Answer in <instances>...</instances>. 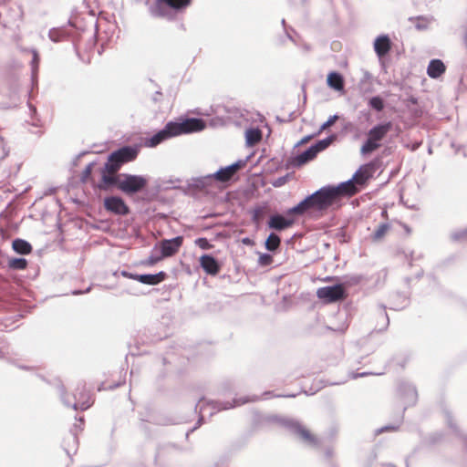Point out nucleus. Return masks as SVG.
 <instances>
[{
	"mask_svg": "<svg viewBox=\"0 0 467 467\" xmlns=\"http://www.w3.org/2000/svg\"><path fill=\"white\" fill-rule=\"evenodd\" d=\"M336 203L333 194L328 186L323 187L313 194L307 196L297 205L290 208L287 215H302L304 213L323 214L329 207Z\"/></svg>",
	"mask_w": 467,
	"mask_h": 467,
	"instance_id": "f257e3e1",
	"label": "nucleus"
},
{
	"mask_svg": "<svg viewBox=\"0 0 467 467\" xmlns=\"http://www.w3.org/2000/svg\"><path fill=\"white\" fill-rule=\"evenodd\" d=\"M392 129V123L387 121L373 126L367 134V140L360 147L362 155L370 154L382 146V141Z\"/></svg>",
	"mask_w": 467,
	"mask_h": 467,
	"instance_id": "f03ea898",
	"label": "nucleus"
},
{
	"mask_svg": "<svg viewBox=\"0 0 467 467\" xmlns=\"http://www.w3.org/2000/svg\"><path fill=\"white\" fill-rule=\"evenodd\" d=\"M139 153L136 147L125 146L113 151L108 158L107 169L111 172H118L120 167L127 162L134 161Z\"/></svg>",
	"mask_w": 467,
	"mask_h": 467,
	"instance_id": "7ed1b4c3",
	"label": "nucleus"
},
{
	"mask_svg": "<svg viewBox=\"0 0 467 467\" xmlns=\"http://www.w3.org/2000/svg\"><path fill=\"white\" fill-rule=\"evenodd\" d=\"M192 0H156L152 6V14L159 17L169 16L168 8L175 11H183L189 7Z\"/></svg>",
	"mask_w": 467,
	"mask_h": 467,
	"instance_id": "20e7f679",
	"label": "nucleus"
},
{
	"mask_svg": "<svg viewBox=\"0 0 467 467\" xmlns=\"http://www.w3.org/2000/svg\"><path fill=\"white\" fill-rule=\"evenodd\" d=\"M318 299L326 304H331L337 301L345 300L348 296L346 287L342 284L333 286H324L317 290Z\"/></svg>",
	"mask_w": 467,
	"mask_h": 467,
	"instance_id": "39448f33",
	"label": "nucleus"
},
{
	"mask_svg": "<svg viewBox=\"0 0 467 467\" xmlns=\"http://www.w3.org/2000/svg\"><path fill=\"white\" fill-rule=\"evenodd\" d=\"M147 185V180L140 175L123 174L119 182V189L131 194L143 190Z\"/></svg>",
	"mask_w": 467,
	"mask_h": 467,
	"instance_id": "423d86ee",
	"label": "nucleus"
},
{
	"mask_svg": "<svg viewBox=\"0 0 467 467\" xmlns=\"http://www.w3.org/2000/svg\"><path fill=\"white\" fill-rule=\"evenodd\" d=\"M170 123L174 136L201 131L205 128L204 121L196 118L186 119L182 122L171 121Z\"/></svg>",
	"mask_w": 467,
	"mask_h": 467,
	"instance_id": "0eeeda50",
	"label": "nucleus"
},
{
	"mask_svg": "<svg viewBox=\"0 0 467 467\" xmlns=\"http://www.w3.org/2000/svg\"><path fill=\"white\" fill-rule=\"evenodd\" d=\"M74 399L75 401L73 403L67 400V404L72 406L75 410H85L93 403L92 397L85 384L78 385L75 389Z\"/></svg>",
	"mask_w": 467,
	"mask_h": 467,
	"instance_id": "6e6552de",
	"label": "nucleus"
},
{
	"mask_svg": "<svg viewBox=\"0 0 467 467\" xmlns=\"http://www.w3.org/2000/svg\"><path fill=\"white\" fill-rule=\"evenodd\" d=\"M377 162L370 161L359 167V169L354 173L352 180L357 186L361 189L366 186L368 181L372 178L373 174L377 171Z\"/></svg>",
	"mask_w": 467,
	"mask_h": 467,
	"instance_id": "1a4fd4ad",
	"label": "nucleus"
},
{
	"mask_svg": "<svg viewBox=\"0 0 467 467\" xmlns=\"http://www.w3.org/2000/svg\"><path fill=\"white\" fill-rule=\"evenodd\" d=\"M328 187L330 188V191L333 194L336 202H337L342 196L351 197L360 191V189L357 186V184L353 182L352 179L348 182H342L337 186Z\"/></svg>",
	"mask_w": 467,
	"mask_h": 467,
	"instance_id": "9d476101",
	"label": "nucleus"
},
{
	"mask_svg": "<svg viewBox=\"0 0 467 467\" xmlns=\"http://www.w3.org/2000/svg\"><path fill=\"white\" fill-rule=\"evenodd\" d=\"M104 207L107 211L118 215H126L130 213L129 206L125 203L123 199L118 196L105 198Z\"/></svg>",
	"mask_w": 467,
	"mask_h": 467,
	"instance_id": "9b49d317",
	"label": "nucleus"
},
{
	"mask_svg": "<svg viewBox=\"0 0 467 467\" xmlns=\"http://www.w3.org/2000/svg\"><path fill=\"white\" fill-rule=\"evenodd\" d=\"M243 166L244 163L242 161H237L230 166L221 168L210 177L220 182H228Z\"/></svg>",
	"mask_w": 467,
	"mask_h": 467,
	"instance_id": "f8f14e48",
	"label": "nucleus"
},
{
	"mask_svg": "<svg viewBox=\"0 0 467 467\" xmlns=\"http://www.w3.org/2000/svg\"><path fill=\"white\" fill-rule=\"evenodd\" d=\"M183 243L182 236H177L172 239L162 240L160 244L162 257H170L178 253Z\"/></svg>",
	"mask_w": 467,
	"mask_h": 467,
	"instance_id": "ddd939ff",
	"label": "nucleus"
},
{
	"mask_svg": "<svg viewBox=\"0 0 467 467\" xmlns=\"http://www.w3.org/2000/svg\"><path fill=\"white\" fill-rule=\"evenodd\" d=\"M171 137H174V134L172 129L171 128V123L169 122L163 130H160L151 138L146 140L144 144L146 147L153 148Z\"/></svg>",
	"mask_w": 467,
	"mask_h": 467,
	"instance_id": "4468645a",
	"label": "nucleus"
},
{
	"mask_svg": "<svg viewBox=\"0 0 467 467\" xmlns=\"http://www.w3.org/2000/svg\"><path fill=\"white\" fill-rule=\"evenodd\" d=\"M117 172H111L107 169V162L103 170L101 171V181L99 184V188L101 190H107L111 185H117L119 187V182L121 176L117 175Z\"/></svg>",
	"mask_w": 467,
	"mask_h": 467,
	"instance_id": "2eb2a0df",
	"label": "nucleus"
},
{
	"mask_svg": "<svg viewBox=\"0 0 467 467\" xmlns=\"http://www.w3.org/2000/svg\"><path fill=\"white\" fill-rule=\"evenodd\" d=\"M392 43L387 35L378 36L374 41V50L379 58L384 57L391 49Z\"/></svg>",
	"mask_w": 467,
	"mask_h": 467,
	"instance_id": "dca6fc26",
	"label": "nucleus"
},
{
	"mask_svg": "<svg viewBox=\"0 0 467 467\" xmlns=\"http://www.w3.org/2000/svg\"><path fill=\"white\" fill-rule=\"evenodd\" d=\"M200 265L206 274L211 275H216L221 269L215 258L209 254H203L200 257Z\"/></svg>",
	"mask_w": 467,
	"mask_h": 467,
	"instance_id": "f3484780",
	"label": "nucleus"
},
{
	"mask_svg": "<svg viewBox=\"0 0 467 467\" xmlns=\"http://www.w3.org/2000/svg\"><path fill=\"white\" fill-rule=\"evenodd\" d=\"M295 223V220L292 218H285L282 215H274L270 218L268 222V226L271 229H275L276 231H282L286 228L291 227Z\"/></svg>",
	"mask_w": 467,
	"mask_h": 467,
	"instance_id": "a211bd4d",
	"label": "nucleus"
},
{
	"mask_svg": "<svg viewBox=\"0 0 467 467\" xmlns=\"http://www.w3.org/2000/svg\"><path fill=\"white\" fill-rule=\"evenodd\" d=\"M446 70L444 63L440 59H432L427 68V74L431 78H438Z\"/></svg>",
	"mask_w": 467,
	"mask_h": 467,
	"instance_id": "6ab92c4d",
	"label": "nucleus"
},
{
	"mask_svg": "<svg viewBox=\"0 0 467 467\" xmlns=\"http://www.w3.org/2000/svg\"><path fill=\"white\" fill-rule=\"evenodd\" d=\"M167 277V275L165 272H160L156 275H138V277H136V281H139L145 285H158L164 281Z\"/></svg>",
	"mask_w": 467,
	"mask_h": 467,
	"instance_id": "aec40b11",
	"label": "nucleus"
},
{
	"mask_svg": "<svg viewBox=\"0 0 467 467\" xmlns=\"http://www.w3.org/2000/svg\"><path fill=\"white\" fill-rule=\"evenodd\" d=\"M296 433L309 445L316 446L318 444V439L317 436L304 426L296 427Z\"/></svg>",
	"mask_w": 467,
	"mask_h": 467,
	"instance_id": "412c9836",
	"label": "nucleus"
},
{
	"mask_svg": "<svg viewBox=\"0 0 467 467\" xmlns=\"http://www.w3.org/2000/svg\"><path fill=\"white\" fill-rule=\"evenodd\" d=\"M327 85L337 91H341L344 89V78L337 72H330L327 76Z\"/></svg>",
	"mask_w": 467,
	"mask_h": 467,
	"instance_id": "4be33fe9",
	"label": "nucleus"
},
{
	"mask_svg": "<svg viewBox=\"0 0 467 467\" xmlns=\"http://www.w3.org/2000/svg\"><path fill=\"white\" fill-rule=\"evenodd\" d=\"M317 155V152L313 146H311L309 149L302 152L301 154L297 155L295 159V163L298 166H301L309 161L314 160Z\"/></svg>",
	"mask_w": 467,
	"mask_h": 467,
	"instance_id": "5701e85b",
	"label": "nucleus"
},
{
	"mask_svg": "<svg viewBox=\"0 0 467 467\" xmlns=\"http://www.w3.org/2000/svg\"><path fill=\"white\" fill-rule=\"evenodd\" d=\"M12 247L17 254H29L32 252L31 244L19 238L13 241Z\"/></svg>",
	"mask_w": 467,
	"mask_h": 467,
	"instance_id": "b1692460",
	"label": "nucleus"
},
{
	"mask_svg": "<svg viewBox=\"0 0 467 467\" xmlns=\"http://www.w3.org/2000/svg\"><path fill=\"white\" fill-rule=\"evenodd\" d=\"M245 138L247 144L254 146L262 140V131L259 129H249L245 132Z\"/></svg>",
	"mask_w": 467,
	"mask_h": 467,
	"instance_id": "393cba45",
	"label": "nucleus"
},
{
	"mask_svg": "<svg viewBox=\"0 0 467 467\" xmlns=\"http://www.w3.org/2000/svg\"><path fill=\"white\" fill-rule=\"evenodd\" d=\"M68 36V33L63 28H56L52 29L49 32V37L52 41L57 42L67 39Z\"/></svg>",
	"mask_w": 467,
	"mask_h": 467,
	"instance_id": "a878e982",
	"label": "nucleus"
},
{
	"mask_svg": "<svg viewBox=\"0 0 467 467\" xmlns=\"http://www.w3.org/2000/svg\"><path fill=\"white\" fill-rule=\"evenodd\" d=\"M281 243V239L275 234H271L265 242V247L269 251L276 250Z\"/></svg>",
	"mask_w": 467,
	"mask_h": 467,
	"instance_id": "bb28decb",
	"label": "nucleus"
},
{
	"mask_svg": "<svg viewBox=\"0 0 467 467\" xmlns=\"http://www.w3.org/2000/svg\"><path fill=\"white\" fill-rule=\"evenodd\" d=\"M389 228L390 226L388 223L379 224L372 235V240L376 242L381 240L389 232Z\"/></svg>",
	"mask_w": 467,
	"mask_h": 467,
	"instance_id": "cd10ccee",
	"label": "nucleus"
},
{
	"mask_svg": "<svg viewBox=\"0 0 467 467\" xmlns=\"http://www.w3.org/2000/svg\"><path fill=\"white\" fill-rule=\"evenodd\" d=\"M8 265L12 269L24 270L27 266V261L25 258H14L9 261Z\"/></svg>",
	"mask_w": 467,
	"mask_h": 467,
	"instance_id": "c85d7f7f",
	"label": "nucleus"
},
{
	"mask_svg": "<svg viewBox=\"0 0 467 467\" xmlns=\"http://www.w3.org/2000/svg\"><path fill=\"white\" fill-rule=\"evenodd\" d=\"M368 105L377 111H381L384 109V101L379 96L372 97L368 101Z\"/></svg>",
	"mask_w": 467,
	"mask_h": 467,
	"instance_id": "c756f323",
	"label": "nucleus"
},
{
	"mask_svg": "<svg viewBox=\"0 0 467 467\" xmlns=\"http://www.w3.org/2000/svg\"><path fill=\"white\" fill-rule=\"evenodd\" d=\"M332 140V138H327L325 140H319L317 143L313 145V148H315L317 152L318 153L327 149L331 144Z\"/></svg>",
	"mask_w": 467,
	"mask_h": 467,
	"instance_id": "7c9ffc66",
	"label": "nucleus"
},
{
	"mask_svg": "<svg viewBox=\"0 0 467 467\" xmlns=\"http://www.w3.org/2000/svg\"><path fill=\"white\" fill-rule=\"evenodd\" d=\"M273 263V256L268 254H261L258 258V264L261 266H267Z\"/></svg>",
	"mask_w": 467,
	"mask_h": 467,
	"instance_id": "2f4dec72",
	"label": "nucleus"
},
{
	"mask_svg": "<svg viewBox=\"0 0 467 467\" xmlns=\"http://www.w3.org/2000/svg\"><path fill=\"white\" fill-rule=\"evenodd\" d=\"M195 244L203 250H209L213 247V245L209 243V241L206 238H198L195 241Z\"/></svg>",
	"mask_w": 467,
	"mask_h": 467,
	"instance_id": "473e14b6",
	"label": "nucleus"
},
{
	"mask_svg": "<svg viewBox=\"0 0 467 467\" xmlns=\"http://www.w3.org/2000/svg\"><path fill=\"white\" fill-rule=\"evenodd\" d=\"M92 170H93V164H88L85 168V170L83 171V174H82V181L83 182H86L88 180V178L91 175Z\"/></svg>",
	"mask_w": 467,
	"mask_h": 467,
	"instance_id": "72a5a7b5",
	"label": "nucleus"
},
{
	"mask_svg": "<svg viewBox=\"0 0 467 467\" xmlns=\"http://www.w3.org/2000/svg\"><path fill=\"white\" fill-rule=\"evenodd\" d=\"M337 116H332L330 117L322 126H321V130H326L327 129L328 127L332 126L336 120H337Z\"/></svg>",
	"mask_w": 467,
	"mask_h": 467,
	"instance_id": "f704fd0d",
	"label": "nucleus"
},
{
	"mask_svg": "<svg viewBox=\"0 0 467 467\" xmlns=\"http://www.w3.org/2000/svg\"><path fill=\"white\" fill-rule=\"evenodd\" d=\"M121 275H122L124 277H127V278H130V279H133V280H136V277H138V275L131 274V273H129V272H126V271H123V272L121 273Z\"/></svg>",
	"mask_w": 467,
	"mask_h": 467,
	"instance_id": "c9c22d12",
	"label": "nucleus"
},
{
	"mask_svg": "<svg viewBox=\"0 0 467 467\" xmlns=\"http://www.w3.org/2000/svg\"><path fill=\"white\" fill-rule=\"evenodd\" d=\"M159 261V258H150L148 264L149 265H154Z\"/></svg>",
	"mask_w": 467,
	"mask_h": 467,
	"instance_id": "e433bc0d",
	"label": "nucleus"
},
{
	"mask_svg": "<svg viewBox=\"0 0 467 467\" xmlns=\"http://www.w3.org/2000/svg\"><path fill=\"white\" fill-rule=\"evenodd\" d=\"M369 373H367V372H364V373H361V374H357V375H354V379H357L358 377H364V376H367L368 375Z\"/></svg>",
	"mask_w": 467,
	"mask_h": 467,
	"instance_id": "4c0bfd02",
	"label": "nucleus"
},
{
	"mask_svg": "<svg viewBox=\"0 0 467 467\" xmlns=\"http://www.w3.org/2000/svg\"><path fill=\"white\" fill-rule=\"evenodd\" d=\"M259 213H260V211H255L254 215V221H257V220H258Z\"/></svg>",
	"mask_w": 467,
	"mask_h": 467,
	"instance_id": "58836bf2",
	"label": "nucleus"
},
{
	"mask_svg": "<svg viewBox=\"0 0 467 467\" xmlns=\"http://www.w3.org/2000/svg\"><path fill=\"white\" fill-rule=\"evenodd\" d=\"M464 42H465V45H466V47H467V32H466V35H465V36H464Z\"/></svg>",
	"mask_w": 467,
	"mask_h": 467,
	"instance_id": "ea45409f",
	"label": "nucleus"
},
{
	"mask_svg": "<svg viewBox=\"0 0 467 467\" xmlns=\"http://www.w3.org/2000/svg\"><path fill=\"white\" fill-rule=\"evenodd\" d=\"M465 235L467 236V230L465 231Z\"/></svg>",
	"mask_w": 467,
	"mask_h": 467,
	"instance_id": "a19ab883",
	"label": "nucleus"
}]
</instances>
